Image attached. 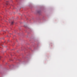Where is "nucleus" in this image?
I'll return each mask as SVG.
<instances>
[{"instance_id":"obj_1","label":"nucleus","mask_w":77,"mask_h":77,"mask_svg":"<svg viewBox=\"0 0 77 77\" xmlns=\"http://www.w3.org/2000/svg\"><path fill=\"white\" fill-rule=\"evenodd\" d=\"M14 22H12L11 23V25H13V24H14Z\"/></svg>"}]
</instances>
